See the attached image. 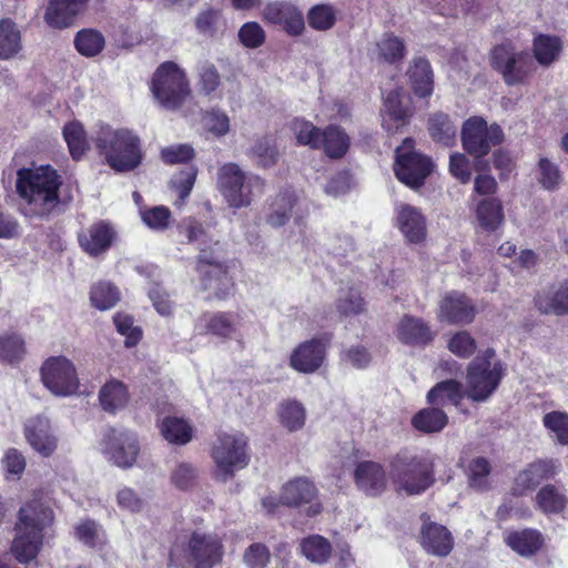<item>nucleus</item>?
<instances>
[{
    "label": "nucleus",
    "mask_w": 568,
    "mask_h": 568,
    "mask_svg": "<svg viewBox=\"0 0 568 568\" xmlns=\"http://www.w3.org/2000/svg\"><path fill=\"white\" fill-rule=\"evenodd\" d=\"M120 300L119 290L109 282H99L92 286L90 301L101 311L112 308Z\"/></svg>",
    "instance_id": "nucleus-53"
},
{
    "label": "nucleus",
    "mask_w": 568,
    "mask_h": 568,
    "mask_svg": "<svg viewBox=\"0 0 568 568\" xmlns=\"http://www.w3.org/2000/svg\"><path fill=\"white\" fill-rule=\"evenodd\" d=\"M251 154L262 166H271L277 162L278 151L271 138H261L251 148Z\"/></svg>",
    "instance_id": "nucleus-60"
},
{
    "label": "nucleus",
    "mask_w": 568,
    "mask_h": 568,
    "mask_svg": "<svg viewBox=\"0 0 568 568\" xmlns=\"http://www.w3.org/2000/svg\"><path fill=\"white\" fill-rule=\"evenodd\" d=\"M448 422L447 415L439 408H424L414 415L413 426L425 434L440 432Z\"/></svg>",
    "instance_id": "nucleus-43"
},
{
    "label": "nucleus",
    "mask_w": 568,
    "mask_h": 568,
    "mask_svg": "<svg viewBox=\"0 0 568 568\" xmlns=\"http://www.w3.org/2000/svg\"><path fill=\"white\" fill-rule=\"evenodd\" d=\"M116 505L123 511L131 514L141 513L145 508V500L132 488L122 487L115 495Z\"/></svg>",
    "instance_id": "nucleus-63"
},
{
    "label": "nucleus",
    "mask_w": 568,
    "mask_h": 568,
    "mask_svg": "<svg viewBox=\"0 0 568 568\" xmlns=\"http://www.w3.org/2000/svg\"><path fill=\"white\" fill-rule=\"evenodd\" d=\"M41 381L54 396L68 397L78 393L80 381L74 364L65 356H52L41 366Z\"/></svg>",
    "instance_id": "nucleus-12"
},
{
    "label": "nucleus",
    "mask_w": 568,
    "mask_h": 568,
    "mask_svg": "<svg viewBox=\"0 0 568 568\" xmlns=\"http://www.w3.org/2000/svg\"><path fill=\"white\" fill-rule=\"evenodd\" d=\"M245 327L242 312L204 313L195 322L197 334H211L220 338H232Z\"/></svg>",
    "instance_id": "nucleus-16"
},
{
    "label": "nucleus",
    "mask_w": 568,
    "mask_h": 568,
    "mask_svg": "<svg viewBox=\"0 0 568 568\" xmlns=\"http://www.w3.org/2000/svg\"><path fill=\"white\" fill-rule=\"evenodd\" d=\"M560 470V463L552 458L538 459L528 464L515 477L511 495L525 496L544 480L555 477Z\"/></svg>",
    "instance_id": "nucleus-17"
},
{
    "label": "nucleus",
    "mask_w": 568,
    "mask_h": 568,
    "mask_svg": "<svg viewBox=\"0 0 568 568\" xmlns=\"http://www.w3.org/2000/svg\"><path fill=\"white\" fill-rule=\"evenodd\" d=\"M223 546L219 536L195 531L191 535L186 548L175 546L170 552V562L175 566L212 568L221 561Z\"/></svg>",
    "instance_id": "nucleus-8"
},
{
    "label": "nucleus",
    "mask_w": 568,
    "mask_h": 568,
    "mask_svg": "<svg viewBox=\"0 0 568 568\" xmlns=\"http://www.w3.org/2000/svg\"><path fill=\"white\" fill-rule=\"evenodd\" d=\"M448 349L458 357H470L476 351V342L468 332L454 334L448 342Z\"/></svg>",
    "instance_id": "nucleus-64"
},
{
    "label": "nucleus",
    "mask_w": 568,
    "mask_h": 568,
    "mask_svg": "<svg viewBox=\"0 0 568 568\" xmlns=\"http://www.w3.org/2000/svg\"><path fill=\"white\" fill-rule=\"evenodd\" d=\"M215 477L226 481L250 463L248 438L241 432H221L211 447Z\"/></svg>",
    "instance_id": "nucleus-6"
},
{
    "label": "nucleus",
    "mask_w": 568,
    "mask_h": 568,
    "mask_svg": "<svg viewBox=\"0 0 568 568\" xmlns=\"http://www.w3.org/2000/svg\"><path fill=\"white\" fill-rule=\"evenodd\" d=\"M463 398L462 385L448 379L436 384L427 394V402L434 406L457 405Z\"/></svg>",
    "instance_id": "nucleus-41"
},
{
    "label": "nucleus",
    "mask_w": 568,
    "mask_h": 568,
    "mask_svg": "<svg viewBox=\"0 0 568 568\" xmlns=\"http://www.w3.org/2000/svg\"><path fill=\"white\" fill-rule=\"evenodd\" d=\"M491 65L501 73L509 85L526 81L534 70L530 55L524 51H516L510 44H500L491 51Z\"/></svg>",
    "instance_id": "nucleus-14"
},
{
    "label": "nucleus",
    "mask_w": 568,
    "mask_h": 568,
    "mask_svg": "<svg viewBox=\"0 0 568 568\" xmlns=\"http://www.w3.org/2000/svg\"><path fill=\"white\" fill-rule=\"evenodd\" d=\"M503 139L504 133L499 125H488L479 116L465 121L462 129L463 146L468 154L476 159L487 155L493 146L503 142Z\"/></svg>",
    "instance_id": "nucleus-13"
},
{
    "label": "nucleus",
    "mask_w": 568,
    "mask_h": 568,
    "mask_svg": "<svg viewBox=\"0 0 568 568\" xmlns=\"http://www.w3.org/2000/svg\"><path fill=\"white\" fill-rule=\"evenodd\" d=\"M24 355V341L16 333L0 336V361L13 364L22 359Z\"/></svg>",
    "instance_id": "nucleus-54"
},
{
    "label": "nucleus",
    "mask_w": 568,
    "mask_h": 568,
    "mask_svg": "<svg viewBox=\"0 0 568 568\" xmlns=\"http://www.w3.org/2000/svg\"><path fill=\"white\" fill-rule=\"evenodd\" d=\"M89 0H49L44 12L45 23L53 29H65L88 8Z\"/></svg>",
    "instance_id": "nucleus-27"
},
{
    "label": "nucleus",
    "mask_w": 568,
    "mask_h": 568,
    "mask_svg": "<svg viewBox=\"0 0 568 568\" xmlns=\"http://www.w3.org/2000/svg\"><path fill=\"white\" fill-rule=\"evenodd\" d=\"M503 374V365L495 359V352L486 349L468 366L467 396L475 402L486 400L498 387Z\"/></svg>",
    "instance_id": "nucleus-9"
},
{
    "label": "nucleus",
    "mask_w": 568,
    "mask_h": 568,
    "mask_svg": "<svg viewBox=\"0 0 568 568\" xmlns=\"http://www.w3.org/2000/svg\"><path fill=\"white\" fill-rule=\"evenodd\" d=\"M505 541L519 556L530 557L541 548L544 538L538 530L523 529L509 531Z\"/></svg>",
    "instance_id": "nucleus-34"
},
{
    "label": "nucleus",
    "mask_w": 568,
    "mask_h": 568,
    "mask_svg": "<svg viewBox=\"0 0 568 568\" xmlns=\"http://www.w3.org/2000/svg\"><path fill=\"white\" fill-rule=\"evenodd\" d=\"M544 425L561 445H568V414L562 412H550L544 416Z\"/></svg>",
    "instance_id": "nucleus-57"
},
{
    "label": "nucleus",
    "mask_w": 568,
    "mask_h": 568,
    "mask_svg": "<svg viewBox=\"0 0 568 568\" xmlns=\"http://www.w3.org/2000/svg\"><path fill=\"white\" fill-rule=\"evenodd\" d=\"M62 178L50 165L21 168L17 171L16 190L21 212L28 217H44L60 204Z\"/></svg>",
    "instance_id": "nucleus-1"
},
{
    "label": "nucleus",
    "mask_w": 568,
    "mask_h": 568,
    "mask_svg": "<svg viewBox=\"0 0 568 568\" xmlns=\"http://www.w3.org/2000/svg\"><path fill=\"white\" fill-rule=\"evenodd\" d=\"M102 450L104 456L118 467H132L139 454L136 436L131 432L112 429L106 435Z\"/></svg>",
    "instance_id": "nucleus-18"
},
{
    "label": "nucleus",
    "mask_w": 568,
    "mask_h": 568,
    "mask_svg": "<svg viewBox=\"0 0 568 568\" xmlns=\"http://www.w3.org/2000/svg\"><path fill=\"white\" fill-rule=\"evenodd\" d=\"M202 128L215 138L225 136L231 130V119L225 111L213 106L202 112Z\"/></svg>",
    "instance_id": "nucleus-45"
},
{
    "label": "nucleus",
    "mask_w": 568,
    "mask_h": 568,
    "mask_svg": "<svg viewBox=\"0 0 568 568\" xmlns=\"http://www.w3.org/2000/svg\"><path fill=\"white\" fill-rule=\"evenodd\" d=\"M63 136L70 154L79 160L88 150V140L83 125L79 121H71L63 126Z\"/></svg>",
    "instance_id": "nucleus-48"
},
{
    "label": "nucleus",
    "mask_w": 568,
    "mask_h": 568,
    "mask_svg": "<svg viewBox=\"0 0 568 568\" xmlns=\"http://www.w3.org/2000/svg\"><path fill=\"white\" fill-rule=\"evenodd\" d=\"M396 338L409 346H426L435 338L429 324L422 317L404 315L395 327Z\"/></svg>",
    "instance_id": "nucleus-28"
},
{
    "label": "nucleus",
    "mask_w": 568,
    "mask_h": 568,
    "mask_svg": "<svg viewBox=\"0 0 568 568\" xmlns=\"http://www.w3.org/2000/svg\"><path fill=\"white\" fill-rule=\"evenodd\" d=\"M21 49V34L10 19L0 20V59H10Z\"/></svg>",
    "instance_id": "nucleus-44"
},
{
    "label": "nucleus",
    "mask_w": 568,
    "mask_h": 568,
    "mask_svg": "<svg viewBox=\"0 0 568 568\" xmlns=\"http://www.w3.org/2000/svg\"><path fill=\"white\" fill-rule=\"evenodd\" d=\"M262 187L263 181L257 175L242 170L236 163H225L217 171V189L232 209L251 205Z\"/></svg>",
    "instance_id": "nucleus-7"
},
{
    "label": "nucleus",
    "mask_w": 568,
    "mask_h": 568,
    "mask_svg": "<svg viewBox=\"0 0 568 568\" xmlns=\"http://www.w3.org/2000/svg\"><path fill=\"white\" fill-rule=\"evenodd\" d=\"M429 133L434 141L449 146L454 144L457 133L456 125L449 116L444 113H436L429 118Z\"/></svg>",
    "instance_id": "nucleus-47"
},
{
    "label": "nucleus",
    "mask_w": 568,
    "mask_h": 568,
    "mask_svg": "<svg viewBox=\"0 0 568 568\" xmlns=\"http://www.w3.org/2000/svg\"><path fill=\"white\" fill-rule=\"evenodd\" d=\"M105 44L103 34L94 29L80 30L74 38L78 52L84 57H95Z\"/></svg>",
    "instance_id": "nucleus-49"
},
{
    "label": "nucleus",
    "mask_w": 568,
    "mask_h": 568,
    "mask_svg": "<svg viewBox=\"0 0 568 568\" xmlns=\"http://www.w3.org/2000/svg\"><path fill=\"white\" fill-rule=\"evenodd\" d=\"M317 489L315 485L304 477H297L286 483L281 493V501L287 506L308 505L307 515L315 516L322 507L316 500Z\"/></svg>",
    "instance_id": "nucleus-24"
},
{
    "label": "nucleus",
    "mask_w": 568,
    "mask_h": 568,
    "mask_svg": "<svg viewBox=\"0 0 568 568\" xmlns=\"http://www.w3.org/2000/svg\"><path fill=\"white\" fill-rule=\"evenodd\" d=\"M151 90L158 102L170 110L179 108L190 94L184 71L173 62H164L156 69Z\"/></svg>",
    "instance_id": "nucleus-10"
},
{
    "label": "nucleus",
    "mask_w": 568,
    "mask_h": 568,
    "mask_svg": "<svg viewBox=\"0 0 568 568\" xmlns=\"http://www.w3.org/2000/svg\"><path fill=\"white\" fill-rule=\"evenodd\" d=\"M379 58L388 63L400 61L405 57V43L403 39L386 33L377 42Z\"/></svg>",
    "instance_id": "nucleus-55"
},
{
    "label": "nucleus",
    "mask_w": 568,
    "mask_h": 568,
    "mask_svg": "<svg viewBox=\"0 0 568 568\" xmlns=\"http://www.w3.org/2000/svg\"><path fill=\"white\" fill-rule=\"evenodd\" d=\"M395 221L407 242L416 244L426 239V217L418 207L407 203L396 204Z\"/></svg>",
    "instance_id": "nucleus-26"
},
{
    "label": "nucleus",
    "mask_w": 568,
    "mask_h": 568,
    "mask_svg": "<svg viewBox=\"0 0 568 568\" xmlns=\"http://www.w3.org/2000/svg\"><path fill=\"white\" fill-rule=\"evenodd\" d=\"M240 43L246 49L261 48L266 41V32L255 21L245 22L237 32Z\"/></svg>",
    "instance_id": "nucleus-58"
},
{
    "label": "nucleus",
    "mask_w": 568,
    "mask_h": 568,
    "mask_svg": "<svg viewBox=\"0 0 568 568\" xmlns=\"http://www.w3.org/2000/svg\"><path fill=\"white\" fill-rule=\"evenodd\" d=\"M74 537L90 548H101L106 542L102 526L92 519H84L77 524Z\"/></svg>",
    "instance_id": "nucleus-46"
},
{
    "label": "nucleus",
    "mask_w": 568,
    "mask_h": 568,
    "mask_svg": "<svg viewBox=\"0 0 568 568\" xmlns=\"http://www.w3.org/2000/svg\"><path fill=\"white\" fill-rule=\"evenodd\" d=\"M349 146L348 135L338 126L328 125L321 134V149L331 159H339Z\"/></svg>",
    "instance_id": "nucleus-39"
},
{
    "label": "nucleus",
    "mask_w": 568,
    "mask_h": 568,
    "mask_svg": "<svg viewBox=\"0 0 568 568\" xmlns=\"http://www.w3.org/2000/svg\"><path fill=\"white\" fill-rule=\"evenodd\" d=\"M130 394L128 386L115 378L104 383L99 392V402L103 410L115 414L124 409L129 403Z\"/></svg>",
    "instance_id": "nucleus-32"
},
{
    "label": "nucleus",
    "mask_w": 568,
    "mask_h": 568,
    "mask_svg": "<svg viewBox=\"0 0 568 568\" xmlns=\"http://www.w3.org/2000/svg\"><path fill=\"white\" fill-rule=\"evenodd\" d=\"M160 433L165 440L174 445H185L193 437L191 424L176 416H166L159 423Z\"/></svg>",
    "instance_id": "nucleus-37"
},
{
    "label": "nucleus",
    "mask_w": 568,
    "mask_h": 568,
    "mask_svg": "<svg viewBox=\"0 0 568 568\" xmlns=\"http://www.w3.org/2000/svg\"><path fill=\"white\" fill-rule=\"evenodd\" d=\"M262 18L291 37H298L305 30L303 12L291 1L275 0L266 3L262 10Z\"/></svg>",
    "instance_id": "nucleus-15"
},
{
    "label": "nucleus",
    "mask_w": 568,
    "mask_h": 568,
    "mask_svg": "<svg viewBox=\"0 0 568 568\" xmlns=\"http://www.w3.org/2000/svg\"><path fill=\"white\" fill-rule=\"evenodd\" d=\"M140 216L143 223L153 231H164L171 223V212L163 205L140 209Z\"/></svg>",
    "instance_id": "nucleus-59"
},
{
    "label": "nucleus",
    "mask_w": 568,
    "mask_h": 568,
    "mask_svg": "<svg viewBox=\"0 0 568 568\" xmlns=\"http://www.w3.org/2000/svg\"><path fill=\"white\" fill-rule=\"evenodd\" d=\"M114 237L115 232L113 227L105 222H99L80 233L79 243L83 251L92 256H97L109 250Z\"/></svg>",
    "instance_id": "nucleus-30"
},
{
    "label": "nucleus",
    "mask_w": 568,
    "mask_h": 568,
    "mask_svg": "<svg viewBox=\"0 0 568 568\" xmlns=\"http://www.w3.org/2000/svg\"><path fill=\"white\" fill-rule=\"evenodd\" d=\"M536 306L545 314L564 315L568 313V284L561 283L536 297Z\"/></svg>",
    "instance_id": "nucleus-35"
},
{
    "label": "nucleus",
    "mask_w": 568,
    "mask_h": 568,
    "mask_svg": "<svg viewBox=\"0 0 568 568\" xmlns=\"http://www.w3.org/2000/svg\"><path fill=\"white\" fill-rule=\"evenodd\" d=\"M23 434L31 448L42 457L51 456L58 447V437L45 416L37 415L28 418L23 426Z\"/></svg>",
    "instance_id": "nucleus-20"
},
{
    "label": "nucleus",
    "mask_w": 568,
    "mask_h": 568,
    "mask_svg": "<svg viewBox=\"0 0 568 568\" xmlns=\"http://www.w3.org/2000/svg\"><path fill=\"white\" fill-rule=\"evenodd\" d=\"M407 75L414 93L420 98L429 97L434 90V73L428 60L414 58Z\"/></svg>",
    "instance_id": "nucleus-33"
},
{
    "label": "nucleus",
    "mask_w": 568,
    "mask_h": 568,
    "mask_svg": "<svg viewBox=\"0 0 568 568\" xmlns=\"http://www.w3.org/2000/svg\"><path fill=\"white\" fill-rule=\"evenodd\" d=\"M180 229L189 242L199 244L201 252L197 261V272L201 277L202 290L209 292V297L223 300L229 296L233 287L232 278L219 256L207 254L202 247V245L210 242L202 224L193 219H186L181 223Z\"/></svg>",
    "instance_id": "nucleus-4"
},
{
    "label": "nucleus",
    "mask_w": 568,
    "mask_h": 568,
    "mask_svg": "<svg viewBox=\"0 0 568 568\" xmlns=\"http://www.w3.org/2000/svg\"><path fill=\"white\" fill-rule=\"evenodd\" d=\"M307 213V205L293 192L285 191L280 193L273 201L266 221L272 227H281L291 219H293L295 224L300 225Z\"/></svg>",
    "instance_id": "nucleus-22"
},
{
    "label": "nucleus",
    "mask_w": 568,
    "mask_h": 568,
    "mask_svg": "<svg viewBox=\"0 0 568 568\" xmlns=\"http://www.w3.org/2000/svg\"><path fill=\"white\" fill-rule=\"evenodd\" d=\"M562 51V41L557 36L538 34L534 39L532 52L537 62L542 67L555 63Z\"/></svg>",
    "instance_id": "nucleus-38"
},
{
    "label": "nucleus",
    "mask_w": 568,
    "mask_h": 568,
    "mask_svg": "<svg viewBox=\"0 0 568 568\" xmlns=\"http://www.w3.org/2000/svg\"><path fill=\"white\" fill-rule=\"evenodd\" d=\"M434 168L429 158L416 152L413 140L405 139L396 149L394 172L405 185L417 189L422 186Z\"/></svg>",
    "instance_id": "nucleus-11"
},
{
    "label": "nucleus",
    "mask_w": 568,
    "mask_h": 568,
    "mask_svg": "<svg viewBox=\"0 0 568 568\" xmlns=\"http://www.w3.org/2000/svg\"><path fill=\"white\" fill-rule=\"evenodd\" d=\"M113 321L116 331L125 337L124 344L126 347H133L140 342L142 331L134 326L133 318L130 315L119 313Z\"/></svg>",
    "instance_id": "nucleus-62"
},
{
    "label": "nucleus",
    "mask_w": 568,
    "mask_h": 568,
    "mask_svg": "<svg viewBox=\"0 0 568 568\" xmlns=\"http://www.w3.org/2000/svg\"><path fill=\"white\" fill-rule=\"evenodd\" d=\"M307 21L312 29L326 31L335 24L336 10L329 4H316L308 10Z\"/></svg>",
    "instance_id": "nucleus-56"
},
{
    "label": "nucleus",
    "mask_w": 568,
    "mask_h": 568,
    "mask_svg": "<svg viewBox=\"0 0 568 568\" xmlns=\"http://www.w3.org/2000/svg\"><path fill=\"white\" fill-rule=\"evenodd\" d=\"M328 339L312 338L300 343L291 353L290 366L302 374L318 371L326 358Z\"/></svg>",
    "instance_id": "nucleus-19"
},
{
    "label": "nucleus",
    "mask_w": 568,
    "mask_h": 568,
    "mask_svg": "<svg viewBox=\"0 0 568 568\" xmlns=\"http://www.w3.org/2000/svg\"><path fill=\"white\" fill-rule=\"evenodd\" d=\"M438 320L448 324L466 325L476 316L474 302L460 292H449L439 302Z\"/></svg>",
    "instance_id": "nucleus-21"
},
{
    "label": "nucleus",
    "mask_w": 568,
    "mask_h": 568,
    "mask_svg": "<svg viewBox=\"0 0 568 568\" xmlns=\"http://www.w3.org/2000/svg\"><path fill=\"white\" fill-rule=\"evenodd\" d=\"M568 504L565 491L552 484L542 486L535 496L536 507L546 515L561 513Z\"/></svg>",
    "instance_id": "nucleus-36"
},
{
    "label": "nucleus",
    "mask_w": 568,
    "mask_h": 568,
    "mask_svg": "<svg viewBox=\"0 0 568 568\" xmlns=\"http://www.w3.org/2000/svg\"><path fill=\"white\" fill-rule=\"evenodd\" d=\"M413 114L410 99L403 90L390 91L382 109V125L389 132H397L404 128Z\"/></svg>",
    "instance_id": "nucleus-23"
},
{
    "label": "nucleus",
    "mask_w": 568,
    "mask_h": 568,
    "mask_svg": "<svg viewBox=\"0 0 568 568\" xmlns=\"http://www.w3.org/2000/svg\"><path fill=\"white\" fill-rule=\"evenodd\" d=\"M337 311L344 316H355L365 312L366 304L357 288H342L336 302Z\"/></svg>",
    "instance_id": "nucleus-52"
},
{
    "label": "nucleus",
    "mask_w": 568,
    "mask_h": 568,
    "mask_svg": "<svg viewBox=\"0 0 568 568\" xmlns=\"http://www.w3.org/2000/svg\"><path fill=\"white\" fill-rule=\"evenodd\" d=\"M420 545L433 556L447 557L454 548V537L445 526L424 520L420 529Z\"/></svg>",
    "instance_id": "nucleus-29"
},
{
    "label": "nucleus",
    "mask_w": 568,
    "mask_h": 568,
    "mask_svg": "<svg viewBox=\"0 0 568 568\" xmlns=\"http://www.w3.org/2000/svg\"><path fill=\"white\" fill-rule=\"evenodd\" d=\"M291 129L298 144L306 145L313 150L321 149L322 131L312 122L304 119H294Z\"/></svg>",
    "instance_id": "nucleus-51"
},
{
    "label": "nucleus",
    "mask_w": 568,
    "mask_h": 568,
    "mask_svg": "<svg viewBox=\"0 0 568 568\" xmlns=\"http://www.w3.org/2000/svg\"><path fill=\"white\" fill-rule=\"evenodd\" d=\"M196 173L194 166H187L171 180V186L179 195V205H183L184 201L190 195L196 179Z\"/></svg>",
    "instance_id": "nucleus-61"
},
{
    "label": "nucleus",
    "mask_w": 568,
    "mask_h": 568,
    "mask_svg": "<svg viewBox=\"0 0 568 568\" xmlns=\"http://www.w3.org/2000/svg\"><path fill=\"white\" fill-rule=\"evenodd\" d=\"M93 141L105 163L116 172L133 171L142 162L141 141L129 129L101 123L97 128Z\"/></svg>",
    "instance_id": "nucleus-3"
},
{
    "label": "nucleus",
    "mask_w": 568,
    "mask_h": 568,
    "mask_svg": "<svg viewBox=\"0 0 568 568\" xmlns=\"http://www.w3.org/2000/svg\"><path fill=\"white\" fill-rule=\"evenodd\" d=\"M302 555L311 562L323 565L332 555L331 542L320 535H312L301 540Z\"/></svg>",
    "instance_id": "nucleus-42"
},
{
    "label": "nucleus",
    "mask_w": 568,
    "mask_h": 568,
    "mask_svg": "<svg viewBox=\"0 0 568 568\" xmlns=\"http://www.w3.org/2000/svg\"><path fill=\"white\" fill-rule=\"evenodd\" d=\"M280 424L288 432L302 429L306 422V409L304 405L295 399L282 402L277 408Z\"/></svg>",
    "instance_id": "nucleus-40"
},
{
    "label": "nucleus",
    "mask_w": 568,
    "mask_h": 568,
    "mask_svg": "<svg viewBox=\"0 0 568 568\" xmlns=\"http://www.w3.org/2000/svg\"><path fill=\"white\" fill-rule=\"evenodd\" d=\"M54 516L49 505L40 498L23 504L16 524L11 552L20 564L34 560L43 545V531L51 526Z\"/></svg>",
    "instance_id": "nucleus-2"
},
{
    "label": "nucleus",
    "mask_w": 568,
    "mask_h": 568,
    "mask_svg": "<svg viewBox=\"0 0 568 568\" xmlns=\"http://www.w3.org/2000/svg\"><path fill=\"white\" fill-rule=\"evenodd\" d=\"M475 216L480 230L487 233L496 232L505 221L501 201L497 197H485L478 201Z\"/></svg>",
    "instance_id": "nucleus-31"
},
{
    "label": "nucleus",
    "mask_w": 568,
    "mask_h": 568,
    "mask_svg": "<svg viewBox=\"0 0 568 568\" xmlns=\"http://www.w3.org/2000/svg\"><path fill=\"white\" fill-rule=\"evenodd\" d=\"M537 181L544 190L554 192L561 186L564 175L557 163L547 158H540Z\"/></svg>",
    "instance_id": "nucleus-50"
},
{
    "label": "nucleus",
    "mask_w": 568,
    "mask_h": 568,
    "mask_svg": "<svg viewBox=\"0 0 568 568\" xmlns=\"http://www.w3.org/2000/svg\"><path fill=\"white\" fill-rule=\"evenodd\" d=\"M354 483L367 496H378L387 487V475L382 464L374 460L358 462L354 468Z\"/></svg>",
    "instance_id": "nucleus-25"
},
{
    "label": "nucleus",
    "mask_w": 568,
    "mask_h": 568,
    "mask_svg": "<svg viewBox=\"0 0 568 568\" xmlns=\"http://www.w3.org/2000/svg\"><path fill=\"white\" fill-rule=\"evenodd\" d=\"M389 478L398 491L419 495L434 483V458L428 454L400 452L389 462Z\"/></svg>",
    "instance_id": "nucleus-5"
}]
</instances>
